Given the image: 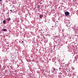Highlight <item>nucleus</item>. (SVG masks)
I'll list each match as a JSON object with an SVG mask.
<instances>
[{
  "label": "nucleus",
  "mask_w": 78,
  "mask_h": 78,
  "mask_svg": "<svg viewBox=\"0 0 78 78\" xmlns=\"http://www.w3.org/2000/svg\"><path fill=\"white\" fill-rule=\"evenodd\" d=\"M65 14L66 16H69V12H65Z\"/></svg>",
  "instance_id": "f257e3e1"
},
{
  "label": "nucleus",
  "mask_w": 78,
  "mask_h": 78,
  "mask_svg": "<svg viewBox=\"0 0 78 78\" xmlns=\"http://www.w3.org/2000/svg\"><path fill=\"white\" fill-rule=\"evenodd\" d=\"M7 30V29H2V31H6Z\"/></svg>",
  "instance_id": "f03ea898"
},
{
  "label": "nucleus",
  "mask_w": 78,
  "mask_h": 78,
  "mask_svg": "<svg viewBox=\"0 0 78 78\" xmlns=\"http://www.w3.org/2000/svg\"><path fill=\"white\" fill-rule=\"evenodd\" d=\"M43 16H44V15H40L39 17H40V18L41 19H42V17H43Z\"/></svg>",
  "instance_id": "7ed1b4c3"
},
{
  "label": "nucleus",
  "mask_w": 78,
  "mask_h": 78,
  "mask_svg": "<svg viewBox=\"0 0 78 78\" xmlns=\"http://www.w3.org/2000/svg\"><path fill=\"white\" fill-rule=\"evenodd\" d=\"M7 20H8V21H10V20H11V19H10V18H7Z\"/></svg>",
  "instance_id": "20e7f679"
},
{
  "label": "nucleus",
  "mask_w": 78,
  "mask_h": 78,
  "mask_svg": "<svg viewBox=\"0 0 78 78\" xmlns=\"http://www.w3.org/2000/svg\"><path fill=\"white\" fill-rule=\"evenodd\" d=\"M37 8H39V9L40 8V5H38L37 6Z\"/></svg>",
  "instance_id": "39448f33"
},
{
  "label": "nucleus",
  "mask_w": 78,
  "mask_h": 78,
  "mask_svg": "<svg viewBox=\"0 0 78 78\" xmlns=\"http://www.w3.org/2000/svg\"><path fill=\"white\" fill-rule=\"evenodd\" d=\"M5 23H6V21L5 20H4L3 21V23H4V24H5Z\"/></svg>",
  "instance_id": "423d86ee"
},
{
  "label": "nucleus",
  "mask_w": 78,
  "mask_h": 78,
  "mask_svg": "<svg viewBox=\"0 0 78 78\" xmlns=\"http://www.w3.org/2000/svg\"><path fill=\"white\" fill-rule=\"evenodd\" d=\"M55 68H54V69H53V70H54V71H55Z\"/></svg>",
  "instance_id": "0eeeda50"
},
{
  "label": "nucleus",
  "mask_w": 78,
  "mask_h": 78,
  "mask_svg": "<svg viewBox=\"0 0 78 78\" xmlns=\"http://www.w3.org/2000/svg\"><path fill=\"white\" fill-rule=\"evenodd\" d=\"M22 43H23L24 42H23V41H22Z\"/></svg>",
  "instance_id": "6e6552de"
},
{
  "label": "nucleus",
  "mask_w": 78,
  "mask_h": 78,
  "mask_svg": "<svg viewBox=\"0 0 78 78\" xmlns=\"http://www.w3.org/2000/svg\"><path fill=\"white\" fill-rule=\"evenodd\" d=\"M2 0H0V2H2Z\"/></svg>",
  "instance_id": "1a4fd4ad"
},
{
  "label": "nucleus",
  "mask_w": 78,
  "mask_h": 78,
  "mask_svg": "<svg viewBox=\"0 0 78 78\" xmlns=\"http://www.w3.org/2000/svg\"><path fill=\"white\" fill-rule=\"evenodd\" d=\"M10 11L12 12V10H10Z\"/></svg>",
  "instance_id": "9d476101"
},
{
  "label": "nucleus",
  "mask_w": 78,
  "mask_h": 78,
  "mask_svg": "<svg viewBox=\"0 0 78 78\" xmlns=\"http://www.w3.org/2000/svg\"><path fill=\"white\" fill-rule=\"evenodd\" d=\"M62 31H64V30H63Z\"/></svg>",
  "instance_id": "9b49d317"
},
{
  "label": "nucleus",
  "mask_w": 78,
  "mask_h": 78,
  "mask_svg": "<svg viewBox=\"0 0 78 78\" xmlns=\"http://www.w3.org/2000/svg\"><path fill=\"white\" fill-rule=\"evenodd\" d=\"M52 27H53V26H52Z\"/></svg>",
  "instance_id": "f8f14e48"
}]
</instances>
